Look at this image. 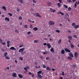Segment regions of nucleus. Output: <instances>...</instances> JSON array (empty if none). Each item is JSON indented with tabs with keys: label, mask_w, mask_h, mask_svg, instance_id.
I'll return each mask as SVG.
<instances>
[{
	"label": "nucleus",
	"mask_w": 79,
	"mask_h": 79,
	"mask_svg": "<svg viewBox=\"0 0 79 79\" xmlns=\"http://www.w3.org/2000/svg\"><path fill=\"white\" fill-rule=\"evenodd\" d=\"M1 50L3 52L5 51V50H4V49L3 48H2Z\"/></svg>",
	"instance_id": "680f3d73"
},
{
	"label": "nucleus",
	"mask_w": 79,
	"mask_h": 79,
	"mask_svg": "<svg viewBox=\"0 0 79 79\" xmlns=\"http://www.w3.org/2000/svg\"><path fill=\"white\" fill-rule=\"evenodd\" d=\"M56 32H58V33H60V31L59 30H56Z\"/></svg>",
	"instance_id": "4c0bfd02"
},
{
	"label": "nucleus",
	"mask_w": 79,
	"mask_h": 79,
	"mask_svg": "<svg viewBox=\"0 0 79 79\" xmlns=\"http://www.w3.org/2000/svg\"><path fill=\"white\" fill-rule=\"evenodd\" d=\"M64 6L65 8H68V6H66L65 5H64Z\"/></svg>",
	"instance_id": "e433bc0d"
},
{
	"label": "nucleus",
	"mask_w": 79,
	"mask_h": 79,
	"mask_svg": "<svg viewBox=\"0 0 79 79\" xmlns=\"http://www.w3.org/2000/svg\"><path fill=\"white\" fill-rule=\"evenodd\" d=\"M58 14H61V15L62 16H63L64 15V13H62L61 12H59L58 13Z\"/></svg>",
	"instance_id": "5701e85b"
},
{
	"label": "nucleus",
	"mask_w": 79,
	"mask_h": 79,
	"mask_svg": "<svg viewBox=\"0 0 79 79\" xmlns=\"http://www.w3.org/2000/svg\"><path fill=\"white\" fill-rule=\"evenodd\" d=\"M24 27H25V28H27V27H28L27 25H24Z\"/></svg>",
	"instance_id": "79ce46f5"
},
{
	"label": "nucleus",
	"mask_w": 79,
	"mask_h": 79,
	"mask_svg": "<svg viewBox=\"0 0 79 79\" xmlns=\"http://www.w3.org/2000/svg\"><path fill=\"white\" fill-rule=\"evenodd\" d=\"M2 44H3V45H5V43H2Z\"/></svg>",
	"instance_id": "bf43d9fd"
},
{
	"label": "nucleus",
	"mask_w": 79,
	"mask_h": 79,
	"mask_svg": "<svg viewBox=\"0 0 79 79\" xmlns=\"http://www.w3.org/2000/svg\"><path fill=\"white\" fill-rule=\"evenodd\" d=\"M43 68H46V66L45 65H43Z\"/></svg>",
	"instance_id": "c03bdc74"
},
{
	"label": "nucleus",
	"mask_w": 79,
	"mask_h": 79,
	"mask_svg": "<svg viewBox=\"0 0 79 79\" xmlns=\"http://www.w3.org/2000/svg\"><path fill=\"white\" fill-rule=\"evenodd\" d=\"M5 19L6 21H7L8 22L10 21V18H8L7 17H6L5 18Z\"/></svg>",
	"instance_id": "ddd939ff"
},
{
	"label": "nucleus",
	"mask_w": 79,
	"mask_h": 79,
	"mask_svg": "<svg viewBox=\"0 0 79 79\" xmlns=\"http://www.w3.org/2000/svg\"><path fill=\"white\" fill-rule=\"evenodd\" d=\"M24 69L25 70H27V67H25L24 68Z\"/></svg>",
	"instance_id": "6e6d98bb"
},
{
	"label": "nucleus",
	"mask_w": 79,
	"mask_h": 79,
	"mask_svg": "<svg viewBox=\"0 0 79 79\" xmlns=\"http://www.w3.org/2000/svg\"><path fill=\"white\" fill-rule=\"evenodd\" d=\"M24 49H25V48L20 49L19 50V53H21V52H23V51H24Z\"/></svg>",
	"instance_id": "f03ea898"
},
{
	"label": "nucleus",
	"mask_w": 79,
	"mask_h": 79,
	"mask_svg": "<svg viewBox=\"0 0 79 79\" xmlns=\"http://www.w3.org/2000/svg\"><path fill=\"white\" fill-rule=\"evenodd\" d=\"M61 43V40H60L58 42V44H60Z\"/></svg>",
	"instance_id": "c85d7f7f"
},
{
	"label": "nucleus",
	"mask_w": 79,
	"mask_h": 79,
	"mask_svg": "<svg viewBox=\"0 0 79 79\" xmlns=\"http://www.w3.org/2000/svg\"><path fill=\"white\" fill-rule=\"evenodd\" d=\"M68 59H69L70 60H72V58L71 57H68Z\"/></svg>",
	"instance_id": "cd10ccee"
},
{
	"label": "nucleus",
	"mask_w": 79,
	"mask_h": 79,
	"mask_svg": "<svg viewBox=\"0 0 79 79\" xmlns=\"http://www.w3.org/2000/svg\"><path fill=\"white\" fill-rule=\"evenodd\" d=\"M40 58H41L42 60H43L44 59V57H43V56H40Z\"/></svg>",
	"instance_id": "a18cd8bd"
},
{
	"label": "nucleus",
	"mask_w": 79,
	"mask_h": 79,
	"mask_svg": "<svg viewBox=\"0 0 79 79\" xmlns=\"http://www.w3.org/2000/svg\"><path fill=\"white\" fill-rule=\"evenodd\" d=\"M15 63H18V61H17V60H15Z\"/></svg>",
	"instance_id": "e2e57ef3"
},
{
	"label": "nucleus",
	"mask_w": 79,
	"mask_h": 79,
	"mask_svg": "<svg viewBox=\"0 0 79 79\" xmlns=\"http://www.w3.org/2000/svg\"><path fill=\"white\" fill-rule=\"evenodd\" d=\"M57 5L58 6L59 8H60V7L61 6V4H60V3H57Z\"/></svg>",
	"instance_id": "393cba45"
},
{
	"label": "nucleus",
	"mask_w": 79,
	"mask_h": 79,
	"mask_svg": "<svg viewBox=\"0 0 79 79\" xmlns=\"http://www.w3.org/2000/svg\"><path fill=\"white\" fill-rule=\"evenodd\" d=\"M67 1L68 2H69V3H71L72 1L71 0H67Z\"/></svg>",
	"instance_id": "a19ab883"
},
{
	"label": "nucleus",
	"mask_w": 79,
	"mask_h": 79,
	"mask_svg": "<svg viewBox=\"0 0 79 79\" xmlns=\"http://www.w3.org/2000/svg\"><path fill=\"white\" fill-rule=\"evenodd\" d=\"M74 56L75 58H77V56H78V54H77V52H76L74 53Z\"/></svg>",
	"instance_id": "6e6552de"
},
{
	"label": "nucleus",
	"mask_w": 79,
	"mask_h": 79,
	"mask_svg": "<svg viewBox=\"0 0 79 79\" xmlns=\"http://www.w3.org/2000/svg\"><path fill=\"white\" fill-rule=\"evenodd\" d=\"M51 4H52V3L51 2H49L48 3V5H51Z\"/></svg>",
	"instance_id": "0e129e2a"
},
{
	"label": "nucleus",
	"mask_w": 79,
	"mask_h": 79,
	"mask_svg": "<svg viewBox=\"0 0 79 79\" xmlns=\"http://www.w3.org/2000/svg\"><path fill=\"white\" fill-rule=\"evenodd\" d=\"M6 59L7 60H10V57L7 56H6Z\"/></svg>",
	"instance_id": "ea45409f"
},
{
	"label": "nucleus",
	"mask_w": 79,
	"mask_h": 79,
	"mask_svg": "<svg viewBox=\"0 0 79 79\" xmlns=\"http://www.w3.org/2000/svg\"><path fill=\"white\" fill-rule=\"evenodd\" d=\"M28 21H29V22H30V23H32V20H30V19H28Z\"/></svg>",
	"instance_id": "49530a36"
},
{
	"label": "nucleus",
	"mask_w": 79,
	"mask_h": 79,
	"mask_svg": "<svg viewBox=\"0 0 79 79\" xmlns=\"http://www.w3.org/2000/svg\"><path fill=\"white\" fill-rule=\"evenodd\" d=\"M52 70L53 71H55V69H52Z\"/></svg>",
	"instance_id": "338daca9"
},
{
	"label": "nucleus",
	"mask_w": 79,
	"mask_h": 79,
	"mask_svg": "<svg viewBox=\"0 0 79 79\" xmlns=\"http://www.w3.org/2000/svg\"><path fill=\"white\" fill-rule=\"evenodd\" d=\"M64 50L65 52H71V51H70L67 48L65 49Z\"/></svg>",
	"instance_id": "1a4fd4ad"
},
{
	"label": "nucleus",
	"mask_w": 79,
	"mask_h": 79,
	"mask_svg": "<svg viewBox=\"0 0 79 79\" xmlns=\"http://www.w3.org/2000/svg\"><path fill=\"white\" fill-rule=\"evenodd\" d=\"M50 10L51 12H52L53 13H55V11H56V10H54V9H50Z\"/></svg>",
	"instance_id": "9d476101"
},
{
	"label": "nucleus",
	"mask_w": 79,
	"mask_h": 79,
	"mask_svg": "<svg viewBox=\"0 0 79 79\" xmlns=\"http://www.w3.org/2000/svg\"><path fill=\"white\" fill-rule=\"evenodd\" d=\"M0 43H2V40L1 39H0Z\"/></svg>",
	"instance_id": "052dcab7"
},
{
	"label": "nucleus",
	"mask_w": 79,
	"mask_h": 79,
	"mask_svg": "<svg viewBox=\"0 0 79 79\" xmlns=\"http://www.w3.org/2000/svg\"><path fill=\"white\" fill-rule=\"evenodd\" d=\"M12 76L13 77H17V75L16 73H14L12 74Z\"/></svg>",
	"instance_id": "20e7f679"
},
{
	"label": "nucleus",
	"mask_w": 79,
	"mask_h": 79,
	"mask_svg": "<svg viewBox=\"0 0 79 79\" xmlns=\"http://www.w3.org/2000/svg\"><path fill=\"white\" fill-rule=\"evenodd\" d=\"M22 47H23V44H22V45H20L19 46V47H20V48Z\"/></svg>",
	"instance_id": "13d9d810"
},
{
	"label": "nucleus",
	"mask_w": 79,
	"mask_h": 79,
	"mask_svg": "<svg viewBox=\"0 0 79 79\" xmlns=\"http://www.w3.org/2000/svg\"><path fill=\"white\" fill-rule=\"evenodd\" d=\"M31 34V31H29L27 32V34L29 35Z\"/></svg>",
	"instance_id": "de8ad7c7"
},
{
	"label": "nucleus",
	"mask_w": 79,
	"mask_h": 79,
	"mask_svg": "<svg viewBox=\"0 0 79 79\" xmlns=\"http://www.w3.org/2000/svg\"><path fill=\"white\" fill-rule=\"evenodd\" d=\"M17 11L18 12H19V9L18 8L17 9Z\"/></svg>",
	"instance_id": "5fc2aeb1"
},
{
	"label": "nucleus",
	"mask_w": 79,
	"mask_h": 79,
	"mask_svg": "<svg viewBox=\"0 0 79 79\" xmlns=\"http://www.w3.org/2000/svg\"><path fill=\"white\" fill-rule=\"evenodd\" d=\"M59 2L60 3H62V0H59Z\"/></svg>",
	"instance_id": "864d4df0"
},
{
	"label": "nucleus",
	"mask_w": 79,
	"mask_h": 79,
	"mask_svg": "<svg viewBox=\"0 0 79 79\" xmlns=\"http://www.w3.org/2000/svg\"><path fill=\"white\" fill-rule=\"evenodd\" d=\"M43 54L44 55H46V54H47V52H44V53H43Z\"/></svg>",
	"instance_id": "4d7b16f0"
},
{
	"label": "nucleus",
	"mask_w": 79,
	"mask_h": 79,
	"mask_svg": "<svg viewBox=\"0 0 79 79\" xmlns=\"http://www.w3.org/2000/svg\"><path fill=\"white\" fill-rule=\"evenodd\" d=\"M69 56H71V57H72V58H73L74 57V56H73V53L72 52H70L69 53Z\"/></svg>",
	"instance_id": "4468645a"
},
{
	"label": "nucleus",
	"mask_w": 79,
	"mask_h": 79,
	"mask_svg": "<svg viewBox=\"0 0 79 79\" xmlns=\"http://www.w3.org/2000/svg\"><path fill=\"white\" fill-rule=\"evenodd\" d=\"M19 59L20 60H21V61H22V60H23V57H19Z\"/></svg>",
	"instance_id": "8fccbe9b"
},
{
	"label": "nucleus",
	"mask_w": 79,
	"mask_h": 79,
	"mask_svg": "<svg viewBox=\"0 0 79 79\" xmlns=\"http://www.w3.org/2000/svg\"><path fill=\"white\" fill-rule=\"evenodd\" d=\"M10 49L11 50H16V48L14 47H11L10 48Z\"/></svg>",
	"instance_id": "39448f33"
},
{
	"label": "nucleus",
	"mask_w": 79,
	"mask_h": 79,
	"mask_svg": "<svg viewBox=\"0 0 79 79\" xmlns=\"http://www.w3.org/2000/svg\"><path fill=\"white\" fill-rule=\"evenodd\" d=\"M38 30V28L37 27H35L33 28V30L35 31H36Z\"/></svg>",
	"instance_id": "f3484780"
},
{
	"label": "nucleus",
	"mask_w": 79,
	"mask_h": 79,
	"mask_svg": "<svg viewBox=\"0 0 79 79\" xmlns=\"http://www.w3.org/2000/svg\"><path fill=\"white\" fill-rule=\"evenodd\" d=\"M68 11H70L71 10V7H69L68 9Z\"/></svg>",
	"instance_id": "7c9ffc66"
},
{
	"label": "nucleus",
	"mask_w": 79,
	"mask_h": 79,
	"mask_svg": "<svg viewBox=\"0 0 79 79\" xmlns=\"http://www.w3.org/2000/svg\"><path fill=\"white\" fill-rule=\"evenodd\" d=\"M65 52V51H64V50H62L61 51V53L62 54H64Z\"/></svg>",
	"instance_id": "4be33fe9"
},
{
	"label": "nucleus",
	"mask_w": 79,
	"mask_h": 79,
	"mask_svg": "<svg viewBox=\"0 0 79 79\" xmlns=\"http://www.w3.org/2000/svg\"><path fill=\"white\" fill-rule=\"evenodd\" d=\"M33 3H36V1H35V0H33Z\"/></svg>",
	"instance_id": "09e8293b"
},
{
	"label": "nucleus",
	"mask_w": 79,
	"mask_h": 79,
	"mask_svg": "<svg viewBox=\"0 0 79 79\" xmlns=\"http://www.w3.org/2000/svg\"><path fill=\"white\" fill-rule=\"evenodd\" d=\"M37 16L39 17V18H41V16L39 15V13H37L36 14Z\"/></svg>",
	"instance_id": "dca6fc26"
},
{
	"label": "nucleus",
	"mask_w": 79,
	"mask_h": 79,
	"mask_svg": "<svg viewBox=\"0 0 79 79\" xmlns=\"http://www.w3.org/2000/svg\"><path fill=\"white\" fill-rule=\"evenodd\" d=\"M37 75L38 76V79H42L43 78V77H42V76L40 74H37Z\"/></svg>",
	"instance_id": "7ed1b4c3"
},
{
	"label": "nucleus",
	"mask_w": 79,
	"mask_h": 79,
	"mask_svg": "<svg viewBox=\"0 0 79 79\" xmlns=\"http://www.w3.org/2000/svg\"><path fill=\"white\" fill-rule=\"evenodd\" d=\"M23 19V18H22V17L20 16L19 17V19H20V20H21Z\"/></svg>",
	"instance_id": "72a5a7b5"
},
{
	"label": "nucleus",
	"mask_w": 79,
	"mask_h": 79,
	"mask_svg": "<svg viewBox=\"0 0 79 79\" xmlns=\"http://www.w3.org/2000/svg\"><path fill=\"white\" fill-rule=\"evenodd\" d=\"M64 72H62V74L63 76H64Z\"/></svg>",
	"instance_id": "603ef678"
},
{
	"label": "nucleus",
	"mask_w": 79,
	"mask_h": 79,
	"mask_svg": "<svg viewBox=\"0 0 79 79\" xmlns=\"http://www.w3.org/2000/svg\"><path fill=\"white\" fill-rule=\"evenodd\" d=\"M68 38L69 40H71L72 39V36H68Z\"/></svg>",
	"instance_id": "412c9836"
},
{
	"label": "nucleus",
	"mask_w": 79,
	"mask_h": 79,
	"mask_svg": "<svg viewBox=\"0 0 79 79\" xmlns=\"http://www.w3.org/2000/svg\"><path fill=\"white\" fill-rule=\"evenodd\" d=\"M68 32L69 33H71V31H68Z\"/></svg>",
	"instance_id": "774afa93"
},
{
	"label": "nucleus",
	"mask_w": 79,
	"mask_h": 79,
	"mask_svg": "<svg viewBox=\"0 0 79 79\" xmlns=\"http://www.w3.org/2000/svg\"><path fill=\"white\" fill-rule=\"evenodd\" d=\"M8 14L10 16H12V14L9 13H8Z\"/></svg>",
	"instance_id": "c9c22d12"
},
{
	"label": "nucleus",
	"mask_w": 79,
	"mask_h": 79,
	"mask_svg": "<svg viewBox=\"0 0 79 79\" xmlns=\"http://www.w3.org/2000/svg\"><path fill=\"white\" fill-rule=\"evenodd\" d=\"M30 27L31 29H32V25L30 24Z\"/></svg>",
	"instance_id": "58836bf2"
},
{
	"label": "nucleus",
	"mask_w": 79,
	"mask_h": 79,
	"mask_svg": "<svg viewBox=\"0 0 79 79\" xmlns=\"http://www.w3.org/2000/svg\"><path fill=\"white\" fill-rule=\"evenodd\" d=\"M47 46H48V48L50 49L51 48V45H50V43H47Z\"/></svg>",
	"instance_id": "423d86ee"
},
{
	"label": "nucleus",
	"mask_w": 79,
	"mask_h": 79,
	"mask_svg": "<svg viewBox=\"0 0 79 79\" xmlns=\"http://www.w3.org/2000/svg\"><path fill=\"white\" fill-rule=\"evenodd\" d=\"M71 48H74V46L73 45V44H71Z\"/></svg>",
	"instance_id": "37998d69"
},
{
	"label": "nucleus",
	"mask_w": 79,
	"mask_h": 79,
	"mask_svg": "<svg viewBox=\"0 0 79 79\" xmlns=\"http://www.w3.org/2000/svg\"><path fill=\"white\" fill-rule=\"evenodd\" d=\"M2 8L3 9V10H4L5 11H6V7L5 6H2Z\"/></svg>",
	"instance_id": "aec40b11"
},
{
	"label": "nucleus",
	"mask_w": 79,
	"mask_h": 79,
	"mask_svg": "<svg viewBox=\"0 0 79 79\" xmlns=\"http://www.w3.org/2000/svg\"><path fill=\"white\" fill-rule=\"evenodd\" d=\"M10 41L8 40L7 41V47H10Z\"/></svg>",
	"instance_id": "0eeeda50"
},
{
	"label": "nucleus",
	"mask_w": 79,
	"mask_h": 79,
	"mask_svg": "<svg viewBox=\"0 0 79 79\" xmlns=\"http://www.w3.org/2000/svg\"><path fill=\"white\" fill-rule=\"evenodd\" d=\"M39 40H35L34 41V43L35 44H38L39 43Z\"/></svg>",
	"instance_id": "f8f14e48"
},
{
	"label": "nucleus",
	"mask_w": 79,
	"mask_h": 79,
	"mask_svg": "<svg viewBox=\"0 0 79 79\" xmlns=\"http://www.w3.org/2000/svg\"><path fill=\"white\" fill-rule=\"evenodd\" d=\"M46 70V71H50V70H51V68L48 67H47Z\"/></svg>",
	"instance_id": "9b49d317"
},
{
	"label": "nucleus",
	"mask_w": 79,
	"mask_h": 79,
	"mask_svg": "<svg viewBox=\"0 0 79 79\" xmlns=\"http://www.w3.org/2000/svg\"><path fill=\"white\" fill-rule=\"evenodd\" d=\"M47 43H45L44 44V46H45V45H47Z\"/></svg>",
	"instance_id": "3c124183"
},
{
	"label": "nucleus",
	"mask_w": 79,
	"mask_h": 79,
	"mask_svg": "<svg viewBox=\"0 0 79 79\" xmlns=\"http://www.w3.org/2000/svg\"><path fill=\"white\" fill-rule=\"evenodd\" d=\"M19 1L21 3H23V0H19Z\"/></svg>",
	"instance_id": "473e14b6"
},
{
	"label": "nucleus",
	"mask_w": 79,
	"mask_h": 79,
	"mask_svg": "<svg viewBox=\"0 0 79 79\" xmlns=\"http://www.w3.org/2000/svg\"><path fill=\"white\" fill-rule=\"evenodd\" d=\"M72 26H76V23H72Z\"/></svg>",
	"instance_id": "a878e982"
},
{
	"label": "nucleus",
	"mask_w": 79,
	"mask_h": 79,
	"mask_svg": "<svg viewBox=\"0 0 79 79\" xmlns=\"http://www.w3.org/2000/svg\"><path fill=\"white\" fill-rule=\"evenodd\" d=\"M6 55H7V53L6 52L4 53V57H5V56H6Z\"/></svg>",
	"instance_id": "c756f323"
},
{
	"label": "nucleus",
	"mask_w": 79,
	"mask_h": 79,
	"mask_svg": "<svg viewBox=\"0 0 79 79\" xmlns=\"http://www.w3.org/2000/svg\"><path fill=\"white\" fill-rule=\"evenodd\" d=\"M75 28V29H77V28H78V27H79V25H76L75 27H74Z\"/></svg>",
	"instance_id": "6ab92c4d"
},
{
	"label": "nucleus",
	"mask_w": 79,
	"mask_h": 79,
	"mask_svg": "<svg viewBox=\"0 0 79 79\" xmlns=\"http://www.w3.org/2000/svg\"><path fill=\"white\" fill-rule=\"evenodd\" d=\"M49 24L51 26H52V25H54L55 24V22L53 21H50L49 22Z\"/></svg>",
	"instance_id": "f257e3e1"
},
{
	"label": "nucleus",
	"mask_w": 79,
	"mask_h": 79,
	"mask_svg": "<svg viewBox=\"0 0 79 79\" xmlns=\"http://www.w3.org/2000/svg\"><path fill=\"white\" fill-rule=\"evenodd\" d=\"M15 32H16L17 33H18V31L17 30H16L15 31Z\"/></svg>",
	"instance_id": "69168bd1"
},
{
	"label": "nucleus",
	"mask_w": 79,
	"mask_h": 79,
	"mask_svg": "<svg viewBox=\"0 0 79 79\" xmlns=\"http://www.w3.org/2000/svg\"><path fill=\"white\" fill-rule=\"evenodd\" d=\"M73 37H74V38H75V39H77V36L76 35H73Z\"/></svg>",
	"instance_id": "2f4dec72"
},
{
	"label": "nucleus",
	"mask_w": 79,
	"mask_h": 79,
	"mask_svg": "<svg viewBox=\"0 0 79 79\" xmlns=\"http://www.w3.org/2000/svg\"><path fill=\"white\" fill-rule=\"evenodd\" d=\"M26 53V52L24 51V52H22L21 53V54H22V55H24V53Z\"/></svg>",
	"instance_id": "f704fd0d"
},
{
	"label": "nucleus",
	"mask_w": 79,
	"mask_h": 79,
	"mask_svg": "<svg viewBox=\"0 0 79 79\" xmlns=\"http://www.w3.org/2000/svg\"><path fill=\"white\" fill-rule=\"evenodd\" d=\"M18 76L20 78V79H22V78H23V76L21 74H19L18 75Z\"/></svg>",
	"instance_id": "2eb2a0df"
},
{
	"label": "nucleus",
	"mask_w": 79,
	"mask_h": 79,
	"mask_svg": "<svg viewBox=\"0 0 79 79\" xmlns=\"http://www.w3.org/2000/svg\"><path fill=\"white\" fill-rule=\"evenodd\" d=\"M46 60H50V57H47L46 58Z\"/></svg>",
	"instance_id": "bb28decb"
},
{
	"label": "nucleus",
	"mask_w": 79,
	"mask_h": 79,
	"mask_svg": "<svg viewBox=\"0 0 79 79\" xmlns=\"http://www.w3.org/2000/svg\"><path fill=\"white\" fill-rule=\"evenodd\" d=\"M50 51L51 52H53V51H54V49L52 48H51V49H50Z\"/></svg>",
	"instance_id": "b1692460"
},
{
	"label": "nucleus",
	"mask_w": 79,
	"mask_h": 79,
	"mask_svg": "<svg viewBox=\"0 0 79 79\" xmlns=\"http://www.w3.org/2000/svg\"><path fill=\"white\" fill-rule=\"evenodd\" d=\"M42 73V71H40L37 72V74H41Z\"/></svg>",
	"instance_id": "a211bd4d"
}]
</instances>
